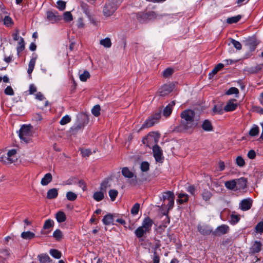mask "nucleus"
<instances>
[{
    "label": "nucleus",
    "mask_w": 263,
    "mask_h": 263,
    "mask_svg": "<svg viewBox=\"0 0 263 263\" xmlns=\"http://www.w3.org/2000/svg\"><path fill=\"white\" fill-rule=\"evenodd\" d=\"M108 193H109V196L111 199V200L113 201L116 199V198L118 194V192L116 190L112 189V190H110L109 191Z\"/></svg>",
    "instance_id": "50"
},
{
    "label": "nucleus",
    "mask_w": 263,
    "mask_h": 263,
    "mask_svg": "<svg viewBox=\"0 0 263 263\" xmlns=\"http://www.w3.org/2000/svg\"><path fill=\"white\" fill-rule=\"evenodd\" d=\"M104 198V193L103 192H96L93 195V198L96 201H100Z\"/></svg>",
    "instance_id": "35"
},
{
    "label": "nucleus",
    "mask_w": 263,
    "mask_h": 263,
    "mask_svg": "<svg viewBox=\"0 0 263 263\" xmlns=\"http://www.w3.org/2000/svg\"><path fill=\"white\" fill-rule=\"evenodd\" d=\"M230 41H231V43L233 45V46L237 50H240L242 48V45L241 44V43L233 39H230Z\"/></svg>",
    "instance_id": "47"
},
{
    "label": "nucleus",
    "mask_w": 263,
    "mask_h": 263,
    "mask_svg": "<svg viewBox=\"0 0 263 263\" xmlns=\"http://www.w3.org/2000/svg\"><path fill=\"white\" fill-rule=\"evenodd\" d=\"M175 105V101H173L170 103L164 109L163 111V115L164 116L167 117H169L172 111V109Z\"/></svg>",
    "instance_id": "18"
},
{
    "label": "nucleus",
    "mask_w": 263,
    "mask_h": 263,
    "mask_svg": "<svg viewBox=\"0 0 263 263\" xmlns=\"http://www.w3.org/2000/svg\"><path fill=\"white\" fill-rule=\"evenodd\" d=\"M140 209V204L138 203H135L133 206L132 207L130 212L131 214L133 215H136L138 214L139 211Z\"/></svg>",
    "instance_id": "48"
},
{
    "label": "nucleus",
    "mask_w": 263,
    "mask_h": 263,
    "mask_svg": "<svg viewBox=\"0 0 263 263\" xmlns=\"http://www.w3.org/2000/svg\"><path fill=\"white\" fill-rule=\"evenodd\" d=\"M236 163L238 166L240 167H243L246 164L245 160L241 156H238L236 158Z\"/></svg>",
    "instance_id": "45"
},
{
    "label": "nucleus",
    "mask_w": 263,
    "mask_h": 263,
    "mask_svg": "<svg viewBox=\"0 0 263 263\" xmlns=\"http://www.w3.org/2000/svg\"><path fill=\"white\" fill-rule=\"evenodd\" d=\"M54 226V221L53 220L49 219L46 220L44 224L43 229L44 230L49 229L53 228Z\"/></svg>",
    "instance_id": "39"
},
{
    "label": "nucleus",
    "mask_w": 263,
    "mask_h": 263,
    "mask_svg": "<svg viewBox=\"0 0 263 263\" xmlns=\"http://www.w3.org/2000/svg\"><path fill=\"white\" fill-rule=\"evenodd\" d=\"M252 205V200L250 198L245 199L241 200L239 203V208L243 211L250 210Z\"/></svg>",
    "instance_id": "11"
},
{
    "label": "nucleus",
    "mask_w": 263,
    "mask_h": 263,
    "mask_svg": "<svg viewBox=\"0 0 263 263\" xmlns=\"http://www.w3.org/2000/svg\"><path fill=\"white\" fill-rule=\"evenodd\" d=\"M49 253L52 257L57 259L60 258L62 256L61 252L56 249H51Z\"/></svg>",
    "instance_id": "40"
},
{
    "label": "nucleus",
    "mask_w": 263,
    "mask_h": 263,
    "mask_svg": "<svg viewBox=\"0 0 263 263\" xmlns=\"http://www.w3.org/2000/svg\"><path fill=\"white\" fill-rule=\"evenodd\" d=\"M197 229L198 231L203 235H209L212 231V229L206 225L199 224Z\"/></svg>",
    "instance_id": "16"
},
{
    "label": "nucleus",
    "mask_w": 263,
    "mask_h": 263,
    "mask_svg": "<svg viewBox=\"0 0 263 263\" xmlns=\"http://www.w3.org/2000/svg\"><path fill=\"white\" fill-rule=\"evenodd\" d=\"M100 44L105 48H110L112 45L111 40L109 37L101 40Z\"/></svg>",
    "instance_id": "34"
},
{
    "label": "nucleus",
    "mask_w": 263,
    "mask_h": 263,
    "mask_svg": "<svg viewBox=\"0 0 263 263\" xmlns=\"http://www.w3.org/2000/svg\"><path fill=\"white\" fill-rule=\"evenodd\" d=\"M236 184V190H244L247 187L248 180L245 177H241L235 179Z\"/></svg>",
    "instance_id": "13"
},
{
    "label": "nucleus",
    "mask_w": 263,
    "mask_h": 263,
    "mask_svg": "<svg viewBox=\"0 0 263 263\" xmlns=\"http://www.w3.org/2000/svg\"><path fill=\"white\" fill-rule=\"evenodd\" d=\"M53 237L57 240L60 241L63 238V235L61 231L57 229L53 233Z\"/></svg>",
    "instance_id": "42"
},
{
    "label": "nucleus",
    "mask_w": 263,
    "mask_h": 263,
    "mask_svg": "<svg viewBox=\"0 0 263 263\" xmlns=\"http://www.w3.org/2000/svg\"><path fill=\"white\" fill-rule=\"evenodd\" d=\"M201 127L204 130L207 132L212 131L213 129V127L211 121L208 119L203 121Z\"/></svg>",
    "instance_id": "22"
},
{
    "label": "nucleus",
    "mask_w": 263,
    "mask_h": 263,
    "mask_svg": "<svg viewBox=\"0 0 263 263\" xmlns=\"http://www.w3.org/2000/svg\"><path fill=\"white\" fill-rule=\"evenodd\" d=\"M36 58H37V55H35V56L34 57L32 58L30 60V61L29 63L27 72L28 73V74L29 75H31V74L32 73V72L33 70V69H34V66H35V64L36 62Z\"/></svg>",
    "instance_id": "29"
},
{
    "label": "nucleus",
    "mask_w": 263,
    "mask_h": 263,
    "mask_svg": "<svg viewBox=\"0 0 263 263\" xmlns=\"http://www.w3.org/2000/svg\"><path fill=\"white\" fill-rule=\"evenodd\" d=\"M4 24L6 26H10L13 24V21L9 16H5L3 20Z\"/></svg>",
    "instance_id": "52"
},
{
    "label": "nucleus",
    "mask_w": 263,
    "mask_h": 263,
    "mask_svg": "<svg viewBox=\"0 0 263 263\" xmlns=\"http://www.w3.org/2000/svg\"><path fill=\"white\" fill-rule=\"evenodd\" d=\"M229 227L226 224H222L218 227L216 230L213 232V234L215 236H220L228 233L229 231Z\"/></svg>",
    "instance_id": "10"
},
{
    "label": "nucleus",
    "mask_w": 263,
    "mask_h": 263,
    "mask_svg": "<svg viewBox=\"0 0 263 263\" xmlns=\"http://www.w3.org/2000/svg\"><path fill=\"white\" fill-rule=\"evenodd\" d=\"M235 179L227 181L224 182L226 188L230 190H237Z\"/></svg>",
    "instance_id": "25"
},
{
    "label": "nucleus",
    "mask_w": 263,
    "mask_h": 263,
    "mask_svg": "<svg viewBox=\"0 0 263 263\" xmlns=\"http://www.w3.org/2000/svg\"><path fill=\"white\" fill-rule=\"evenodd\" d=\"M52 179V175L50 173H47L45 175L44 177L42 179L41 183L42 185H47L50 182H51Z\"/></svg>",
    "instance_id": "26"
},
{
    "label": "nucleus",
    "mask_w": 263,
    "mask_h": 263,
    "mask_svg": "<svg viewBox=\"0 0 263 263\" xmlns=\"http://www.w3.org/2000/svg\"><path fill=\"white\" fill-rule=\"evenodd\" d=\"M90 77V74L88 71H85L83 73L80 75V79L83 82H85L88 78Z\"/></svg>",
    "instance_id": "56"
},
{
    "label": "nucleus",
    "mask_w": 263,
    "mask_h": 263,
    "mask_svg": "<svg viewBox=\"0 0 263 263\" xmlns=\"http://www.w3.org/2000/svg\"><path fill=\"white\" fill-rule=\"evenodd\" d=\"M102 221L105 225H110L113 223V216L110 214L106 215L103 218Z\"/></svg>",
    "instance_id": "32"
},
{
    "label": "nucleus",
    "mask_w": 263,
    "mask_h": 263,
    "mask_svg": "<svg viewBox=\"0 0 263 263\" xmlns=\"http://www.w3.org/2000/svg\"><path fill=\"white\" fill-rule=\"evenodd\" d=\"M121 173L124 177L131 179V180L128 181L129 184L135 186L137 184V176L135 175L134 173L130 171L127 167H123Z\"/></svg>",
    "instance_id": "6"
},
{
    "label": "nucleus",
    "mask_w": 263,
    "mask_h": 263,
    "mask_svg": "<svg viewBox=\"0 0 263 263\" xmlns=\"http://www.w3.org/2000/svg\"><path fill=\"white\" fill-rule=\"evenodd\" d=\"M140 169L142 172H147L149 170V164L146 161L142 162L140 165Z\"/></svg>",
    "instance_id": "53"
},
{
    "label": "nucleus",
    "mask_w": 263,
    "mask_h": 263,
    "mask_svg": "<svg viewBox=\"0 0 263 263\" xmlns=\"http://www.w3.org/2000/svg\"><path fill=\"white\" fill-rule=\"evenodd\" d=\"M160 117L161 114L160 112L156 113L155 115L149 117L142 124L140 130H142L144 128H149L153 126L160 118Z\"/></svg>",
    "instance_id": "5"
},
{
    "label": "nucleus",
    "mask_w": 263,
    "mask_h": 263,
    "mask_svg": "<svg viewBox=\"0 0 263 263\" xmlns=\"http://www.w3.org/2000/svg\"><path fill=\"white\" fill-rule=\"evenodd\" d=\"M240 220V218L238 215L232 214L230 216V223L233 224H235L237 223Z\"/></svg>",
    "instance_id": "55"
},
{
    "label": "nucleus",
    "mask_w": 263,
    "mask_h": 263,
    "mask_svg": "<svg viewBox=\"0 0 263 263\" xmlns=\"http://www.w3.org/2000/svg\"><path fill=\"white\" fill-rule=\"evenodd\" d=\"M25 48V43L23 38L21 37L20 41L18 42V46L17 47V51L18 52H22Z\"/></svg>",
    "instance_id": "51"
},
{
    "label": "nucleus",
    "mask_w": 263,
    "mask_h": 263,
    "mask_svg": "<svg viewBox=\"0 0 263 263\" xmlns=\"http://www.w3.org/2000/svg\"><path fill=\"white\" fill-rule=\"evenodd\" d=\"M66 198L69 201H74L77 198V195L72 192H68L66 193Z\"/></svg>",
    "instance_id": "44"
},
{
    "label": "nucleus",
    "mask_w": 263,
    "mask_h": 263,
    "mask_svg": "<svg viewBox=\"0 0 263 263\" xmlns=\"http://www.w3.org/2000/svg\"><path fill=\"white\" fill-rule=\"evenodd\" d=\"M37 258H39L40 263L50 262L52 261L49 256L46 254L38 255Z\"/></svg>",
    "instance_id": "30"
},
{
    "label": "nucleus",
    "mask_w": 263,
    "mask_h": 263,
    "mask_svg": "<svg viewBox=\"0 0 263 263\" xmlns=\"http://www.w3.org/2000/svg\"><path fill=\"white\" fill-rule=\"evenodd\" d=\"M262 69V66L260 64H258L255 66L248 67L247 71L250 73H256Z\"/></svg>",
    "instance_id": "33"
},
{
    "label": "nucleus",
    "mask_w": 263,
    "mask_h": 263,
    "mask_svg": "<svg viewBox=\"0 0 263 263\" xmlns=\"http://www.w3.org/2000/svg\"><path fill=\"white\" fill-rule=\"evenodd\" d=\"M47 18L52 23L57 22L61 19V16L58 15L57 12H53L52 11L47 12Z\"/></svg>",
    "instance_id": "14"
},
{
    "label": "nucleus",
    "mask_w": 263,
    "mask_h": 263,
    "mask_svg": "<svg viewBox=\"0 0 263 263\" xmlns=\"http://www.w3.org/2000/svg\"><path fill=\"white\" fill-rule=\"evenodd\" d=\"M174 70L173 68H167L165 69L162 73V75L164 78H168L171 76L174 72Z\"/></svg>",
    "instance_id": "46"
},
{
    "label": "nucleus",
    "mask_w": 263,
    "mask_h": 263,
    "mask_svg": "<svg viewBox=\"0 0 263 263\" xmlns=\"http://www.w3.org/2000/svg\"><path fill=\"white\" fill-rule=\"evenodd\" d=\"M239 93L238 89L236 87L230 88L226 92V95H230L233 94L237 95Z\"/></svg>",
    "instance_id": "62"
},
{
    "label": "nucleus",
    "mask_w": 263,
    "mask_h": 263,
    "mask_svg": "<svg viewBox=\"0 0 263 263\" xmlns=\"http://www.w3.org/2000/svg\"><path fill=\"white\" fill-rule=\"evenodd\" d=\"M175 195L173 192L167 191L163 193L161 200L163 201L161 207L163 210L166 209L167 213L173 209L174 205Z\"/></svg>",
    "instance_id": "3"
},
{
    "label": "nucleus",
    "mask_w": 263,
    "mask_h": 263,
    "mask_svg": "<svg viewBox=\"0 0 263 263\" xmlns=\"http://www.w3.org/2000/svg\"><path fill=\"white\" fill-rule=\"evenodd\" d=\"M10 256V253L9 249H2L0 250V262L1 263H5Z\"/></svg>",
    "instance_id": "15"
},
{
    "label": "nucleus",
    "mask_w": 263,
    "mask_h": 263,
    "mask_svg": "<svg viewBox=\"0 0 263 263\" xmlns=\"http://www.w3.org/2000/svg\"><path fill=\"white\" fill-rule=\"evenodd\" d=\"M241 18V16L240 15H238L235 16H233L231 17H229L227 20V23L228 24H233L237 23Z\"/></svg>",
    "instance_id": "41"
},
{
    "label": "nucleus",
    "mask_w": 263,
    "mask_h": 263,
    "mask_svg": "<svg viewBox=\"0 0 263 263\" xmlns=\"http://www.w3.org/2000/svg\"><path fill=\"white\" fill-rule=\"evenodd\" d=\"M0 161L5 164H11L14 162V159L8 156H3L0 158Z\"/></svg>",
    "instance_id": "36"
},
{
    "label": "nucleus",
    "mask_w": 263,
    "mask_h": 263,
    "mask_svg": "<svg viewBox=\"0 0 263 263\" xmlns=\"http://www.w3.org/2000/svg\"><path fill=\"white\" fill-rule=\"evenodd\" d=\"M254 232L261 234L263 233V221L259 222L255 227Z\"/></svg>",
    "instance_id": "38"
},
{
    "label": "nucleus",
    "mask_w": 263,
    "mask_h": 263,
    "mask_svg": "<svg viewBox=\"0 0 263 263\" xmlns=\"http://www.w3.org/2000/svg\"><path fill=\"white\" fill-rule=\"evenodd\" d=\"M179 199L177 200L180 204H183L189 200V196L186 194L180 193L178 195Z\"/></svg>",
    "instance_id": "37"
},
{
    "label": "nucleus",
    "mask_w": 263,
    "mask_h": 263,
    "mask_svg": "<svg viewBox=\"0 0 263 263\" xmlns=\"http://www.w3.org/2000/svg\"><path fill=\"white\" fill-rule=\"evenodd\" d=\"M224 67V65L222 63L217 64L209 74V79H212L213 76L216 74L218 71L221 70Z\"/></svg>",
    "instance_id": "24"
},
{
    "label": "nucleus",
    "mask_w": 263,
    "mask_h": 263,
    "mask_svg": "<svg viewBox=\"0 0 263 263\" xmlns=\"http://www.w3.org/2000/svg\"><path fill=\"white\" fill-rule=\"evenodd\" d=\"M174 89V85L172 84H165L162 86L159 89L158 93L159 96L164 97L168 95Z\"/></svg>",
    "instance_id": "9"
},
{
    "label": "nucleus",
    "mask_w": 263,
    "mask_h": 263,
    "mask_svg": "<svg viewBox=\"0 0 263 263\" xmlns=\"http://www.w3.org/2000/svg\"><path fill=\"white\" fill-rule=\"evenodd\" d=\"M91 112L95 117H98L100 115V106L99 105H95L91 110Z\"/></svg>",
    "instance_id": "49"
},
{
    "label": "nucleus",
    "mask_w": 263,
    "mask_h": 263,
    "mask_svg": "<svg viewBox=\"0 0 263 263\" xmlns=\"http://www.w3.org/2000/svg\"><path fill=\"white\" fill-rule=\"evenodd\" d=\"M148 233V231H146V230H145L143 228H142L141 226L139 227L135 231V234L136 236L138 238H140L144 236V234Z\"/></svg>",
    "instance_id": "28"
},
{
    "label": "nucleus",
    "mask_w": 263,
    "mask_h": 263,
    "mask_svg": "<svg viewBox=\"0 0 263 263\" xmlns=\"http://www.w3.org/2000/svg\"><path fill=\"white\" fill-rule=\"evenodd\" d=\"M64 19L66 22H70L72 20V15L70 12L67 11L64 13Z\"/></svg>",
    "instance_id": "58"
},
{
    "label": "nucleus",
    "mask_w": 263,
    "mask_h": 263,
    "mask_svg": "<svg viewBox=\"0 0 263 263\" xmlns=\"http://www.w3.org/2000/svg\"><path fill=\"white\" fill-rule=\"evenodd\" d=\"M55 218L58 222L61 223L64 222L66 219L65 214L62 211H59L57 213Z\"/></svg>",
    "instance_id": "31"
},
{
    "label": "nucleus",
    "mask_w": 263,
    "mask_h": 263,
    "mask_svg": "<svg viewBox=\"0 0 263 263\" xmlns=\"http://www.w3.org/2000/svg\"><path fill=\"white\" fill-rule=\"evenodd\" d=\"M160 262V257L158 254L155 251L154 252V255L153 258V263H159Z\"/></svg>",
    "instance_id": "64"
},
{
    "label": "nucleus",
    "mask_w": 263,
    "mask_h": 263,
    "mask_svg": "<svg viewBox=\"0 0 263 263\" xmlns=\"http://www.w3.org/2000/svg\"><path fill=\"white\" fill-rule=\"evenodd\" d=\"M16 151L14 149H12L9 151L7 154V156H8V157L13 158L14 162L15 160H17V158L16 157Z\"/></svg>",
    "instance_id": "59"
},
{
    "label": "nucleus",
    "mask_w": 263,
    "mask_h": 263,
    "mask_svg": "<svg viewBox=\"0 0 263 263\" xmlns=\"http://www.w3.org/2000/svg\"><path fill=\"white\" fill-rule=\"evenodd\" d=\"M4 93L6 95L9 96H13L14 94V92L12 87L10 86H7L6 89L4 90Z\"/></svg>",
    "instance_id": "60"
},
{
    "label": "nucleus",
    "mask_w": 263,
    "mask_h": 263,
    "mask_svg": "<svg viewBox=\"0 0 263 263\" xmlns=\"http://www.w3.org/2000/svg\"><path fill=\"white\" fill-rule=\"evenodd\" d=\"M57 7L60 10H64L66 7V2L63 1H58L57 2Z\"/></svg>",
    "instance_id": "61"
},
{
    "label": "nucleus",
    "mask_w": 263,
    "mask_h": 263,
    "mask_svg": "<svg viewBox=\"0 0 263 263\" xmlns=\"http://www.w3.org/2000/svg\"><path fill=\"white\" fill-rule=\"evenodd\" d=\"M32 136V132L30 126L24 125L21 127L19 132V137L21 140L28 143L31 141Z\"/></svg>",
    "instance_id": "4"
},
{
    "label": "nucleus",
    "mask_w": 263,
    "mask_h": 263,
    "mask_svg": "<svg viewBox=\"0 0 263 263\" xmlns=\"http://www.w3.org/2000/svg\"><path fill=\"white\" fill-rule=\"evenodd\" d=\"M262 246V243L260 241L256 240L250 248V252L253 254L259 253Z\"/></svg>",
    "instance_id": "17"
},
{
    "label": "nucleus",
    "mask_w": 263,
    "mask_h": 263,
    "mask_svg": "<svg viewBox=\"0 0 263 263\" xmlns=\"http://www.w3.org/2000/svg\"><path fill=\"white\" fill-rule=\"evenodd\" d=\"M181 120L179 125L177 127L179 132L188 130L194 128L197 123L194 121L195 112L191 109L183 111L180 115Z\"/></svg>",
    "instance_id": "2"
},
{
    "label": "nucleus",
    "mask_w": 263,
    "mask_h": 263,
    "mask_svg": "<svg viewBox=\"0 0 263 263\" xmlns=\"http://www.w3.org/2000/svg\"><path fill=\"white\" fill-rule=\"evenodd\" d=\"M35 235L30 231L23 232L21 234V237L25 240H31L35 238Z\"/></svg>",
    "instance_id": "27"
},
{
    "label": "nucleus",
    "mask_w": 263,
    "mask_h": 263,
    "mask_svg": "<svg viewBox=\"0 0 263 263\" xmlns=\"http://www.w3.org/2000/svg\"><path fill=\"white\" fill-rule=\"evenodd\" d=\"M118 6L114 2H108L104 6L103 13L105 16H110L117 10Z\"/></svg>",
    "instance_id": "7"
},
{
    "label": "nucleus",
    "mask_w": 263,
    "mask_h": 263,
    "mask_svg": "<svg viewBox=\"0 0 263 263\" xmlns=\"http://www.w3.org/2000/svg\"><path fill=\"white\" fill-rule=\"evenodd\" d=\"M259 132V127L257 125H254L253 127L250 130L249 135L251 136H255L258 134Z\"/></svg>",
    "instance_id": "43"
},
{
    "label": "nucleus",
    "mask_w": 263,
    "mask_h": 263,
    "mask_svg": "<svg viewBox=\"0 0 263 263\" xmlns=\"http://www.w3.org/2000/svg\"><path fill=\"white\" fill-rule=\"evenodd\" d=\"M58 195V190L56 188H53L48 191L47 198L49 199H55Z\"/></svg>",
    "instance_id": "20"
},
{
    "label": "nucleus",
    "mask_w": 263,
    "mask_h": 263,
    "mask_svg": "<svg viewBox=\"0 0 263 263\" xmlns=\"http://www.w3.org/2000/svg\"><path fill=\"white\" fill-rule=\"evenodd\" d=\"M78 124L74 127L76 130H79L83 128L88 122V117L85 113H81L77 116Z\"/></svg>",
    "instance_id": "8"
},
{
    "label": "nucleus",
    "mask_w": 263,
    "mask_h": 263,
    "mask_svg": "<svg viewBox=\"0 0 263 263\" xmlns=\"http://www.w3.org/2000/svg\"><path fill=\"white\" fill-rule=\"evenodd\" d=\"M136 16L137 21L140 23H143L148 21L146 12L137 13Z\"/></svg>",
    "instance_id": "23"
},
{
    "label": "nucleus",
    "mask_w": 263,
    "mask_h": 263,
    "mask_svg": "<svg viewBox=\"0 0 263 263\" xmlns=\"http://www.w3.org/2000/svg\"><path fill=\"white\" fill-rule=\"evenodd\" d=\"M153 223L152 219L149 217H146L143 219L141 227L145 229V230H146V231H148V233H149L152 230Z\"/></svg>",
    "instance_id": "12"
},
{
    "label": "nucleus",
    "mask_w": 263,
    "mask_h": 263,
    "mask_svg": "<svg viewBox=\"0 0 263 263\" xmlns=\"http://www.w3.org/2000/svg\"><path fill=\"white\" fill-rule=\"evenodd\" d=\"M233 101H236L235 100H229L227 103V105L224 107V109L226 111H231L234 110L236 107L237 104L234 103Z\"/></svg>",
    "instance_id": "21"
},
{
    "label": "nucleus",
    "mask_w": 263,
    "mask_h": 263,
    "mask_svg": "<svg viewBox=\"0 0 263 263\" xmlns=\"http://www.w3.org/2000/svg\"><path fill=\"white\" fill-rule=\"evenodd\" d=\"M148 20H153L157 17V14L154 11H148L146 12Z\"/></svg>",
    "instance_id": "63"
},
{
    "label": "nucleus",
    "mask_w": 263,
    "mask_h": 263,
    "mask_svg": "<svg viewBox=\"0 0 263 263\" xmlns=\"http://www.w3.org/2000/svg\"><path fill=\"white\" fill-rule=\"evenodd\" d=\"M213 111L215 114L221 115L223 114V108L221 105H215L213 108Z\"/></svg>",
    "instance_id": "54"
},
{
    "label": "nucleus",
    "mask_w": 263,
    "mask_h": 263,
    "mask_svg": "<svg viewBox=\"0 0 263 263\" xmlns=\"http://www.w3.org/2000/svg\"><path fill=\"white\" fill-rule=\"evenodd\" d=\"M160 137V135L158 132L149 133L147 137L143 139V143L147 144V146L151 147L150 143L154 142L155 145L153 146V156L157 162L162 163L163 160L162 156V150L158 145V142Z\"/></svg>",
    "instance_id": "1"
},
{
    "label": "nucleus",
    "mask_w": 263,
    "mask_h": 263,
    "mask_svg": "<svg viewBox=\"0 0 263 263\" xmlns=\"http://www.w3.org/2000/svg\"><path fill=\"white\" fill-rule=\"evenodd\" d=\"M70 117L68 115H66L61 119L60 123L61 125H64L70 122Z\"/></svg>",
    "instance_id": "57"
},
{
    "label": "nucleus",
    "mask_w": 263,
    "mask_h": 263,
    "mask_svg": "<svg viewBox=\"0 0 263 263\" xmlns=\"http://www.w3.org/2000/svg\"><path fill=\"white\" fill-rule=\"evenodd\" d=\"M202 199L207 203H209L210 199L213 196L212 193L207 189H204L200 194Z\"/></svg>",
    "instance_id": "19"
}]
</instances>
